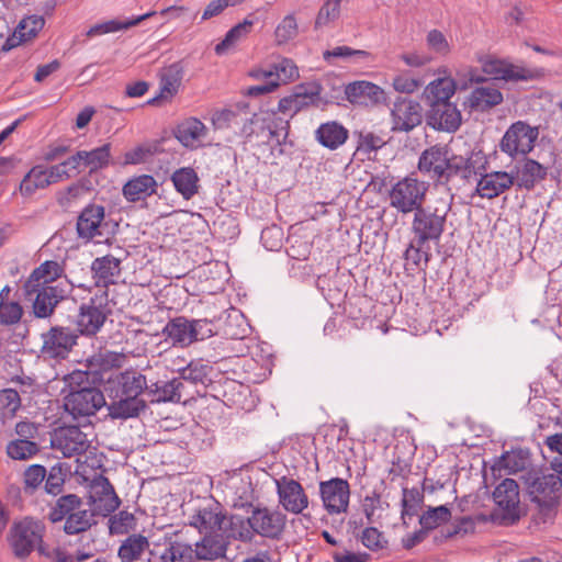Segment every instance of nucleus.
<instances>
[{
  "label": "nucleus",
  "mask_w": 562,
  "mask_h": 562,
  "mask_svg": "<svg viewBox=\"0 0 562 562\" xmlns=\"http://www.w3.org/2000/svg\"><path fill=\"white\" fill-rule=\"evenodd\" d=\"M83 379H87V372L83 371H74L66 378L71 390L64 397V408L75 419L93 416L106 405L104 395L99 389L94 386L75 389L72 386L75 383L82 382Z\"/></svg>",
  "instance_id": "f257e3e1"
},
{
  "label": "nucleus",
  "mask_w": 562,
  "mask_h": 562,
  "mask_svg": "<svg viewBox=\"0 0 562 562\" xmlns=\"http://www.w3.org/2000/svg\"><path fill=\"white\" fill-rule=\"evenodd\" d=\"M44 535L45 526L40 520L25 517L14 521L8 533L13 555L24 560L36 550L41 555L50 557L49 551L43 546Z\"/></svg>",
  "instance_id": "f03ea898"
},
{
  "label": "nucleus",
  "mask_w": 562,
  "mask_h": 562,
  "mask_svg": "<svg viewBox=\"0 0 562 562\" xmlns=\"http://www.w3.org/2000/svg\"><path fill=\"white\" fill-rule=\"evenodd\" d=\"M48 517L53 522L65 520L64 531L67 535L87 531L95 524L94 513L86 508L82 499L76 494H67L57 498Z\"/></svg>",
  "instance_id": "7ed1b4c3"
},
{
  "label": "nucleus",
  "mask_w": 562,
  "mask_h": 562,
  "mask_svg": "<svg viewBox=\"0 0 562 562\" xmlns=\"http://www.w3.org/2000/svg\"><path fill=\"white\" fill-rule=\"evenodd\" d=\"M450 204L441 202L437 206H422L414 212L412 232L418 245L438 241L445 231Z\"/></svg>",
  "instance_id": "20e7f679"
},
{
  "label": "nucleus",
  "mask_w": 562,
  "mask_h": 562,
  "mask_svg": "<svg viewBox=\"0 0 562 562\" xmlns=\"http://www.w3.org/2000/svg\"><path fill=\"white\" fill-rule=\"evenodd\" d=\"M428 184L413 177L395 182L389 191V204L398 213L408 214L424 205Z\"/></svg>",
  "instance_id": "39448f33"
},
{
  "label": "nucleus",
  "mask_w": 562,
  "mask_h": 562,
  "mask_svg": "<svg viewBox=\"0 0 562 562\" xmlns=\"http://www.w3.org/2000/svg\"><path fill=\"white\" fill-rule=\"evenodd\" d=\"M538 136V127L517 121L506 130L498 146L512 159L525 158L533 149Z\"/></svg>",
  "instance_id": "423d86ee"
},
{
  "label": "nucleus",
  "mask_w": 562,
  "mask_h": 562,
  "mask_svg": "<svg viewBox=\"0 0 562 562\" xmlns=\"http://www.w3.org/2000/svg\"><path fill=\"white\" fill-rule=\"evenodd\" d=\"M117 226L116 222L106 218L104 206L91 203L78 216L77 233L82 239L104 237L108 240L109 236L116 233Z\"/></svg>",
  "instance_id": "0eeeda50"
},
{
  "label": "nucleus",
  "mask_w": 562,
  "mask_h": 562,
  "mask_svg": "<svg viewBox=\"0 0 562 562\" xmlns=\"http://www.w3.org/2000/svg\"><path fill=\"white\" fill-rule=\"evenodd\" d=\"M524 479L531 501L540 507L550 508L558 503L562 491V481L557 473L529 471Z\"/></svg>",
  "instance_id": "6e6552de"
},
{
  "label": "nucleus",
  "mask_w": 562,
  "mask_h": 562,
  "mask_svg": "<svg viewBox=\"0 0 562 562\" xmlns=\"http://www.w3.org/2000/svg\"><path fill=\"white\" fill-rule=\"evenodd\" d=\"M78 334L75 329L53 326L42 334L41 356L44 359L64 360L77 345Z\"/></svg>",
  "instance_id": "1a4fd4ad"
},
{
  "label": "nucleus",
  "mask_w": 562,
  "mask_h": 562,
  "mask_svg": "<svg viewBox=\"0 0 562 562\" xmlns=\"http://www.w3.org/2000/svg\"><path fill=\"white\" fill-rule=\"evenodd\" d=\"M247 522L254 533L278 540L284 531L286 516L277 509L256 506L247 517Z\"/></svg>",
  "instance_id": "9d476101"
},
{
  "label": "nucleus",
  "mask_w": 562,
  "mask_h": 562,
  "mask_svg": "<svg viewBox=\"0 0 562 562\" xmlns=\"http://www.w3.org/2000/svg\"><path fill=\"white\" fill-rule=\"evenodd\" d=\"M89 499L92 512L103 517L115 512L121 501L110 481L102 474L94 476L89 485Z\"/></svg>",
  "instance_id": "9b49d317"
},
{
  "label": "nucleus",
  "mask_w": 562,
  "mask_h": 562,
  "mask_svg": "<svg viewBox=\"0 0 562 562\" xmlns=\"http://www.w3.org/2000/svg\"><path fill=\"white\" fill-rule=\"evenodd\" d=\"M26 294L30 300H33V312L38 318H46L50 316L57 306L67 294V289L58 284H40V286L25 288Z\"/></svg>",
  "instance_id": "f8f14e48"
},
{
  "label": "nucleus",
  "mask_w": 562,
  "mask_h": 562,
  "mask_svg": "<svg viewBox=\"0 0 562 562\" xmlns=\"http://www.w3.org/2000/svg\"><path fill=\"white\" fill-rule=\"evenodd\" d=\"M225 519L221 504L214 499H205L193 509L189 517V525L200 533H212L223 529Z\"/></svg>",
  "instance_id": "ddd939ff"
},
{
  "label": "nucleus",
  "mask_w": 562,
  "mask_h": 562,
  "mask_svg": "<svg viewBox=\"0 0 562 562\" xmlns=\"http://www.w3.org/2000/svg\"><path fill=\"white\" fill-rule=\"evenodd\" d=\"M486 159L481 151H470L465 156L449 155L447 175L443 182H449L452 178L459 177L469 181L473 177L481 175L485 170Z\"/></svg>",
  "instance_id": "4468645a"
},
{
  "label": "nucleus",
  "mask_w": 562,
  "mask_h": 562,
  "mask_svg": "<svg viewBox=\"0 0 562 562\" xmlns=\"http://www.w3.org/2000/svg\"><path fill=\"white\" fill-rule=\"evenodd\" d=\"M52 447L61 451L64 457L71 458L85 453L90 447V440L78 426H66L55 431Z\"/></svg>",
  "instance_id": "2eb2a0df"
},
{
  "label": "nucleus",
  "mask_w": 562,
  "mask_h": 562,
  "mask_svg": "<svg viewBox=\"0 0 562 562\" xmlns=\"http://www.w3.org/2000/svg\"><path fill=\"white\" fill-rule=\"evenodd\" d=\"M319 493L324 507L329 514L347 512L350 497L349 483L340 477H333L319 483Z\"/></svg>",
  "instance_id": "dca6fc26"
},
{
  "label": "nucleus",
  "mask_w": 562,
  "mask_h": 562,
  "mask_svg": "<svg viewBox=\"0 0 562 562\" xmlns=\"http://www.w3.org/2000/svg\"><path fill=\"white\" fill-rule=\"evenodd\" d=\"M109 310L102 303V297H91L88 303H83L77 315L78 331L82 335H95L105 323Z\"/></svg>",
  "instance_id": "f3484780"
},
{
  "label": "nucleus",
  "mask_w": 562,
  "mask_h": 562,
  "mask_svg": "<svg viewBox=\"0 0 562 562\" xmlns=\"http://www.w3.org/2000/svg\"><path fill=\"white\" fill-rule=\"evenodd\" d=\"M461 112L452 102H436L426 112V123L437 131L456 132L461 125Z\"/></svg>",
  "instance_id": "a211bd4d"
},
{
  "label": "nucleus",
  "mask_w": 562,
  "mask_h": 562,
  "mask_svg": "<svg viewBox=\"0 0 562 562\" xmlns=\"http://www.w3.org/2000/svg\"><path fill=\"white\" fill-rule=\"evenodd\" d=\"M493 498L503 519L515 521L519 518V487L515 480L505 479L499 483Z\"/></svg>",
  "instance_id": "6ab92c4d"
},
{
  "label": "nucleus",
  "mask_w": 562,
  "mask_h": 562,
  "mask_svg": "<svg viewBox=\"0 0 562 562\" xmlns=\"http://www.w3.org/2000/svg\"><path fill=\"white\" fill-rule=\"evenodd\" d=\"M279 503L292 514H301L308 506V497L302 485L285 476L277 481Z\"/></svg>",
  "instance_id": "aec40b11"
},
{
  "label": "nucleus",
  "mask_w": 562,
  "mask_h": 562,
  "mask_svg": "<svg viewBox=\"0 0 562 562\" xmlns=\"http://www.w3.org/2000/svg\"><path fill=\"white\" fill-rule=\"evenodd\" d=\"M449 150L446 146L435 145L425 149L419 156L418 169L438 182H443L447 175Z\"/></svg>",
  "instance_id": "412c9836"
},
{
  "label": "nucleus",
  "mask_w": 562,
  "mask_h": 562,
  "mask_svg": "<svg viewBox=\"0 0 562 562\" xmlns=\"http://www.w3.org/2000/svg\"><path fill=\"white\" fill-rule=\"evenodd\" d=\"M393 128L408 132L422 123V106L417 101L400 98L394 102L391 111Z\"/></svg>",
  "instance_id": "4be33fe9"
},
{
  "label": "nucleus",
  "mask_w": 562,
  "mask_h": 562,
  "mask_svg": "<svg viewBox=\"0 0 562 562\" xmlns=\"http://www.w3.org/2000/svg\"><path fill=\"white\" fill-rule=\"evenodd\" d=\"M148 381L139 372L125 371L120 373L114 380L110 381L109 393L127 397H142L147 395Z\"/></svg>",
  "instance_id": "5701e85b"
},
{
  "label": "nucleus",
  "mask_w": 562,
  "mask_h": 562,
  "mask_svg": "<svg viewBox=\"0 0 562 562\" xmlns=\"http://www.w3.org/2000/svg\"><path fill=\"white\" fill-rule=\"evenodd\" d=\"M480 63L483 72L491 76L493 79L519 81L530 78V71L528 69L515 66L493 56L483 57L480 59Z\"/></svg>",
  "instance_id": "b1692460"
},
{
  "label": "nucleus",
  "mask_w": 562,
  "mask_h": 562,
  "mask_svg": "<svg viewBox=\"0 0 562 562\" xmlns=\"http://www.w3.org/2000/svg\"><path fill=\"white\" fill-rule=\"evenodd\" d=\"M321 93V87L313 85L310 87L300 86L295 92L289 97L282 98L278 104V111L289 117L295 115L303 108L317 101Z\"/></svg>",
  "instance_id": "393cba45"
},
{
  "label": "nucleus",
  "mask_w": 562,
  "mask_h": 562,
  "mask_svg": "<svg viewBox=\"0 0 562 562\" xmlns=\"http://www.w3.org/2000/svg\"><path fill=\"white\" fill-rule=\"evenodd\" d=\"M514 183V170L510 172L493 171L485 175L481 173L476 184V192L481 198L494 199L508 190Z\"/></svg>",
  "instance_id": "a878e982"
},
{
  "label": "nucleus",
  "mask_w": 562,
  "mask_h": 562,
  "mask_svg": "<svg viewBox=\"0 0 562 562\" xmlns=\"http://www.w3.org/2000/svg\"><path fill=\"white\" fill-rule=\"evenodd\" d=\"M347 100L353 104H379L385 100V93L379 86L369 81H355L346 86Z\"/></svg>",
  "instance_id": "bb28decb"
},
{
  "label": "nucleus",
  "mask_w": 562,
  "mask_h": 562,
  "mask_svg": "<svg viewBox=\"0 0 562 562\" xmlns=\"http://www.w3.org/2000/svg\"><path fill=\"white\" fill-rule=\"evenodd\" d=\"M122 260L113 255L95 258L91 263L92 277L97 286L108 288L115 284L121 277Z\"/></svg>",
  "instance_id": "cd10ccee"
},
{
  "label": "nucleus",
  "mask_w": 562,
  "mask_h": 562,
  "mask_svg": "<svg viewBox=\"0 0 562 562\" xmlns=\"http://www.w3.org/2000/svg\"><path fill=\"white\" fill-rule=\"evenodd\" d=\"M106 405L109 416L113 419H128L139 416L146 409V400L143 397H127L110 394Z\"/></svg>",
  "instance_id": "c85d7f7f"
},
{
  "label": "nucleus",
  "mask_w": 562,
  "mask_h": 562,
  "mask_svg": "<svg viewBox=\"0 0 562 562\" xmlns=\"http://www.w3.org/2000/svg\"><path fill=\"white\" fill-rule=\"evenodd\" d=\"M192 547L194 560L199 561H213L224 558L227 551V542L218 531L204 533Z\"/></svg>",
  "instance_id": "c756f323"
},
{
  "label": "nucleus",
  "mask_w": 562,
  "mask_h": 562,
  "mask_svg": "<svg viewBox=\"0 0 562 562\" xmlns=\"http://www.w3.org/2000/svg\"><path fill=\"white\" fill-rule=\"evenodd\" d=\"M45 20L41 15H29L22 19L2 45V50L9 52L22 43H25L37 35L44 27Z\"/></svg>",
  "instance_id": "7c9ffc66"
},
{
  "label": "nucleus",
  "mask_w": 562,
  "mask_h": 562,
  "mask_svg": "<svg viewBox=\"0 0 562 562\" xmlns=\"http://www.w3.org/2000/svg\"><path fill=\"white\" fill-rule=\"evenodd\" d=\"M151 562H194L192 544L179 539H168L159 552L150 551Z\"/></svg>",
  "instance_id": "2f4dec72"
},
{
  "label": "nucleus",
  "mask_w": 562,
  "mask_h": 562,
  "mask_svg": "<svg viewBox=\"0 0 562 562\" xmlns=\"http://www.w3.org/2000/svg\"><path fill=\"white\" fill-rule=\"evenodd\" d=\"M175 135L184 147L196 149L205 144L207 128L200 120L190 117L178 124Z\"/></svg>",
  "instance_id": "473e14b6"
},
{
  "label": "nucleus",
  "mask_w": 562,
  "mask_h": 562,
  "mask_svg": "<svg viewBox=\"0 0 562 562\" xmlns=\"http://www.w3.org/2000/svg\"><path fill=\"white\" fill-rule=\"evenodd\" d=\"M183 393L184 383L178 378H173L169 381H156L148 383L147 396L153 403H179Z\"/></svg>",
  "instance_id": "72a5a7b5"
},
{
  "label": "nucleus",
  "mask_w": 562,
  "mask_h": 562,
  "mask_svg": "<svg viewBox=\"0 0 562 562\" xmlns=\"http://www.w3.org/2000/svg\"><path fill=\"white\" fill-rule=\"evenodd\" d=\"M183 78L181 63H173L160 71V92L157 97L147 101L148 104H156L159 99H170L177 94Z\"/></svg>",
  "instance_id": "f704fd0d"
},
{
  "label": "nucleus",
  "mask_w": 562,
  "mask_h": 562,
  "mask_svg": "<svg viewBox=\"0 0 562 562\" xmlns=\"http://www.w3.org/2000/svg\"><path fill=\"white\" fill-rule=\"evenodd\" d=\"M348 130L337 121L322 123L315 131V139L325 148L335 150L346 143Z\"/></svg>",
  "instance_id": "c9c22d12"
},
{
  "label": "nucleus",
  "mask_w": 562,
  "mask_h": 562,
  "mask_svg": "<svg viewBox=\"0 0 562 562\" xmlns=\"http://www.w3.org/2000/svg\"><path fill=\"white\" fill-rule=\"evenodd\" d=\"M162 333L171 341L172 346L184 348L194 342L191 319L183 316L170 319L165 325Z\"/></svg>",
  "instance_id": "e433bc0d"
},
{
  "label": "nucleus",
  "mask_w": 562,
  "mask_h": 562,
  "mask_svg": "<svg viewBox=\"0 0 562 562\" xmlns=\"http://www.w3.org/2000/svg\"><path fill=\"white\" fill-rule=\"evenodd\" d=\"M158 183L150 175H140L130 179L123 187V195L130 202L145 200L156 193Z\"/></svg>",
  "instance_id": "4c0bfd02"
},
{
  "label": "nucleus",
  "mask_w": 562,
  "mask_h": 562,
  "mask_svg": "<svg viewBox=\"0 0 562 562\" xmlns=\"http://www.w3.org/2000/svg\"><path fill=\"white\" fill-rule=\"evenodd\" d=\"M503 102L502 92L492 85L473 89L468 97V105L474 111H487Z\"/></svg>",
  "instance_id": "58836bf2"
},
{
  "label": "nucleus",
  "mask_w": 562,
  "mask_h": 562,
  "mask_svg": "<svg viewBox=\"0 0 562 562\" xmlns=\"http://www.w3.org/2000/svg\"><path fill=\"white\" fill-rule=\"evenodd\" d=\"M181 381L206 386L212 381L213 367L202 359L192 360L186 367L178 369Z\"/></svg>",
  "instance_id": "ea45409f"
},
{
  "label": "nucleus",
  "mask_w": 562,
  "mask_h": 562,
  "mask_svg": "<svg viewBox=\"0 0 562 562\" xmlns=\"http://www.w3.org/2000/svg\"><path fill=\"white\" fill-rule=\"evenodd\" d=\"M171 181L176 191L181 194L184 200H190L198 193L199 177L191 167H182L173 171Z\"/></svg>",
  "instance_id": "a19ab883"
},
{
  "label": "nucleus",
  "mask_w": 562,
  "mask_h": 562,
  "mask_svg": "<svg viewBox=\"0 0 562 562\" xmlns=\"http://www.w3.org/2000/svg\"><path fill=\"white\" fill-rule=\"evenodd\" d=\"M155 14H156L155 11H150L145 14L132 18V19H126V20L113 19V20H109L105 22H101V23H98V24H94L93 26H91L87 31L86 35L88 37H95V36H101V35H105V34L127 30L132 26L139 24L142 21H144Z\"/></svg>",
  "instance_id": "79ce46f5"
},
{
  "label": "nucleus",
  "mask_w": 562,
  "mask_h": 562,
  "mask_svg": "<svg viewBox=\"0 0 562 562\" xmlns=\"http://www.w3.org/2000/svg\"><path fill=\"white\" fill-rule=\"evenodd\" d=\"M148 550L149 541L147 537L140 533H133L122 541L117 555L122 562H134L140 560Z\"/></svg>",
  "instance_id": "37998d69"
},
{
  "label": "nucleus",
  "mask_w": 562,
  "mask_h": 562,
  "mask_svg": "<svg viewBox=\"0 0 562 562\" xmlns=\"http://www.w3.org/2000/svg\"><path fill=\"white\" fill-rule=\"evenodd\" d=\"M457 90L453 78L445 76L430 81L425 89V97L429 105L436 102H451Z\"/></svg>",
  "instance_id": "c03bdc74"
},
{
  "label": "nucleus",
  "mask_w": 562,
  "mask_h": 562,
  "mask_svg": "<svg viewBox=\"0 0 562 562\" xmlns=\"http://www.w3.org/2000/svg\"><path fill=\"white\" fill-rule=\"evenodd\" d=\"M547 175L546 168L533 159H527L521 168L515 167L514 176L518 187L531 189Z\"/></svg>",
  "instance_id": "a18cd8bd"
},
{
  "label": "nucleus",
  "mask_w": 562,
  "mask_h": 562,
  "mask_svg": "<svg viewBox=\"0 0 562 562\" xmlns=\"http://www.w3.org/2000/svg\"><path fill=\"white\" fill-rule=\"evenodd\" d=\"M64 269L57 261H45L37 267L25 282L24 288L40 286V284H54L61 277Z\"/></svg>",
  "instance_id": "49530a36"
},
{
  "label": "nucleus",
  "mask_w": 562,
  "mask_h": 562,
  "mask_svg": "<svg viewBox=\"0 0 562 562\" xmlns=\"http://www.w3.org/2000/svg\"><path fill=\"white\" fill-rule=\"evenodd\" d=\"M254 23V20L246 18L243 22L233 26L226 33L225 37L215 46V53L217 55L225 54L231 47L236 45L250 33Z\"/></svg>",
  "instance_id": "de8ad7c7"
},
{
  "label": "nucleus",
  "mask_w": 562,
  "mask_h": 562,
  "mask_svg": "<svg viewBox=\"0 0 562 562\" xmlns=\"http://www.w3.org/2000/svg\"><path fill=\"white\" fill-rule=\"evenodd\" d=\"M50 186L47 172L42 166H34L20 183V192L23 195H32L40 189Z\"/></svg>",
  "instance_id": "09e8293b"
},
{
  "label": "nucleus",
  "mask_w": 562,
  "mask_h": 562,
  "mask_svg": "<svg viewBox=\"0 0 562 562\" xmlns=\"http://www.w3.org/2000/svg\"><path fill=\"white\" fill-rule=\"evenodd\" d=\"M389 508V503L382 498L381 494L374 488L366 495L362 501V510L370 524L379 520L383 513Z\"/></svg>",
  "instance_id": "8fccbe9b"
},
{
  "label": "nucleus",
  "mask_w": 562,
  "mask_h": 562,
  "mask_svg": "<svg viewBox=\"0 0 562 562\" xmlns=\"http://www.w3.org/2000/svg\"><path fill=\"white\" fill-rule=\"evenodd\" d=\"M85 159V168L90 172L98 171L109 166L111 158V144L105 143L100 147L91 150H82Z\"/></svg>",
  "instance_id": "3c124183"
},
{
  "label": "nucleus",
  "mask_w": 562,
  "mask_h": 562,
  "mask_svg": "<svg viewBox=\"0 0 562 562\" xmlns=\"http://www.w3.org/2000/svg\"><path fill=\"white\" fill-rule=\"evenodd\" d=\"M267 140L284 142L289 134V120L279 116L276 112L266 111Z\"/></svg>",
  "instance_id": "603ef678"
},
{
  "label": "nucleus",
  "mask_w": 562,
  "mask_h": 562,
  "mask_svg": "<svg viewBox=\"0 0 562 562\" xmlns=\"http://www.w3.org/2000/svg\"><path fill=\"white\" fill-rule=\"evenodd\" d=\"M20 408L21 397L15 390H0V417L3 423L14 418Z\"/></svg>",
  "instance_id": "864d4df0"
},
{
  "label": "nucleus",
  "mask_w": 562,
  "mask_h": 562,
  "mask_svg": "<svg viewBox=\"0 0 562 562\" xmlns=\"http://www.w3.org/2000/svg\"><path fill=\"white\" fill-rule=\"evenodd\" d=\"M325 60L330 61L331 58L349 59L352 63H367L371 58V54L362 49H353L349 46H336L323 54Z\"/></svg>",
  "instance_id": "5fc2aeb1"
},
{
  "label": "nucleus",
  "mask_w": 562,
  "mask_h": 562,
  "mask_svg": "<svg viewBox=\"0 0 562 562\" xmlns=\"http://www.w3.org/2000/svg\"><path fill=\"white\" fill-rule=\"evenodd\" d=\"M10 289L3 288L0 292V323L3 325H12L18 323L22 317V307L16 302H8L3 295H8Z\"/></svg>",
  "instance_id": "6e6d98bb"
},
{
  "label": "nucleus",
  "mask_w": 562,
  "mask_h": 562,
  "mask_svg": "<svg viewBox=\"0 0 562 562\" xmlns=\"http://www.w3.org/2000/svg\"><path fill=\"white\" fill-rule=\"evenodd\" d=\"M450 517V509L446 505H440L425 512L419 518V524L424 529L431 530L447 522Z\"/></svg>",
  "instance_id": "4d7b16f0"
},
{
  "label": "nucleus",
  "mask_w": 562,
  "mask_h": 562,
  "mask_svg": "<svg viewBox=\"0 0 562 562\" xmlns=\"http://www.w3.org/2000/svg\"><path fill=\"white\" fill-rule=\"evenodd\" d=\"M234 507L244 508L249 506L251 509L255 507L252 502L256 496L250 479H240L238 482L234 483Z\"/></svg>",
  "instance_id": "13d9d810"
},
{
  "label": "nucleus",
  "mask_w": 562,
  "mask_h": 562,
  "mask_svg": "<svg viewBox=\"0 0 562 562\" xmlns=\"http://www.w3.org/2000/svg\"><path fill=\"white\" fill-rule=\"evenodd\" d=\"M38 451L36 442L29 439H16L7 446V453L14 460H26L32 458Z\"/></svg>",
  "instance_id": "bf43d9fd"
},
{
  "label": "nucleus",
  "mask_w": 562,
  "mask_h": 562,
  "mask_svg": "<svg viewBox=\"0 0 562 562\" xmlns=\"http://www.w3.org/2000/svg\"><path fill=\"white\" fill-rule=\"evenodd\" d=\"M299 32L297 22L293 14L285 15L274 30L277 45H284L295 38Z\"/></svg>",
  "instance_id": "052dcab7"
},
{
  "label": "nucleus",
  "mask_w": 562,
  "mask_h": 562,
  "mask_svg": "<svg viewBox=\"0 0 562 562\" xmlns=\"http://www.w3.org/2000/svg\"><path fill=\"white\" fill-rule=\"evenodd\" d=\"M427 48L439 57H446L451 52V45L446 35L439 30H430L426 35Z\"/></svg>",
  "instance_id": "680f3d73"
},
{
  "label": "nucleus",
  "mask_w": 562,
  "mask_h": 562,
  "mask_svg": "<svg viewBox=\"0 0 562 562\" xmlns=\"http://www.w3.org/2000/svg\"><path fill=\"white\" fill-rule=\"evenodd\" d=\"M423 502V494L418 488H403L402 497V518L413 517L417 514V510Z\"/></svg>",
  "instance_id": "e2e57ef3"
},
{
  "label": "nucleus",
  "mask_w": 562,
  "mask_h": 562,
  "mask_svg": "<svg viewBox=\"0 0 562 562\" xmlns=\"http://www.w3.org/2000/svg\"><path fill=\"white\" fill-rule=\"evenodd\" d=\"M135 526V517L127 510H121L109 519V529L112 535L127 533Z\"/></svg>",
  "instance_id": "0e129e2a"
},
{
  "label": "nucleus",
  "mask_w": 562,
  "mask_h": 562,
  "mask_svg": "<svg viewBox=\"0 0 562 562\" xmlns=\"http://www.w3.org/2000/svg\"><path fill=\"white\" fill-rule=\"evenodd\" d=\"M341 0H327L319 9L315 20V27L327 26L340 15Z\"/></svg>",
  "instance_id": "69168bd1"
},
{
  "label": "nucleus",
  "mask_w": 562,
  "mask_h": 562,
  "mask_svg": "<svg viewBox=\"0 0 562 562\" xmlns=\"http://www.w3.org/2000/svg\"><path fill=\"white\" fill-rule=\"evenodd\" d=\"M247 325L243 316L234 312L229 314L223 328V335L231 339H243L247 335Z\"/></svg>",
  "instance_id": "338daca9"
},
{
  "label": "nucleus",
  "mask_w": 562,
  "mask_h": 562,
  "mask_svg": "<svg viewBox=\"0 0 562 562\" xmlns=\"http://www.w3.org/2000/svg\"><path fill=\"white\" fill-rule=\"evenodd\" d=\"M191 326L194 342L218 335L215 322L207 318L191 319Z\"/></svg>",
  "instance_id": "774afa93"
}]
</instances>
